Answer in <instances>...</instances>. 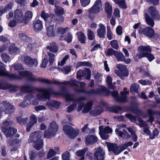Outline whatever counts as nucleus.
Listing matches in <instances>:
<instances>
[{
	"label": "nucleus",
	"instance_id": "cd10ccee",
	"mask_svg": "<svg viewBox=\"0 0 160 160\" xmlns=\"http://www.w3.org/2000/svg\"><path fill=\"white\" fill-rule=\"evenodd\" d=\"M105 9L106 12L107 13L108 18H111L112 13V7L111 5L108 2L105 4Z\"/></svg>",
	"mask_w": 160,
	"mask_h": 160
},
{
	"label": "nucleus",
	"instance_id": "dca6fc26",
	"mask_svg": "<svg viewBox=\"0 0 160 160\" xmlns=\"http://www.w3.org/2000/svg\"><path fill=\"white\" fill-rule=\"evenodd\" d=\"M122 91L121 92V96L120 97L118 96V93L117 91H114L112 93V96L114 98L115 100L118 102H124L127 100L125 94H123Z\"/></svg>",
	"mask_w": 160,
	"mask_h": 160
},
{
	"label": "nucleus",
	"instance_id": "a18cd8bd",
	"mask_svg": "<svg viewBox=\"0 0 160 160\" xmlns=\"http://www.w3.org/2000/svg\"><path fill=\"white\" fill-rule=\"evenodd\" d=\"M32 12L30 11H28L26 12L25 14V24H27L30 18H32Z\"/></svg>",
	"mask_w": 160,
	"mask_h": 160
},
{
	"label": "nucleus",
	"instance_id": "f257e3e1",
	"mask_svg": "<svg viewBox=\"0 0 160 160\" xmlns=\"http://www.w3.org/2000/svg\"><path fill=\"white\" fill-rule=\"evenodd\" d=\"M138 50L139 52L137 54L136 56L138 58L140 59L142 58L146 57L150 62L154 59L155 58L153 55L150 53L152 49L149 46H141L138 48Z\"/></svg>",
	"mask_w": 160,
	"mask_h": 160
},
{
	"label": "nucleus",
	"instance_id": "9d476101",
	"mask_svg": "<svg viewBox=\"0 0 160 160\" xmlns=\"http://www.w3.org/2000/svg\"><path fill=\"white\" fill-rule=\"evenodd\" d=\"M106 144L108 147V151L112 152L115 155H118L122 152L121 145L118 146L116 144L108 142H106Z\"/></svg>",
	"mask_w": 160,
	"mask_h": 160
},
{
	"label": "nucleus",
	"instance_id": "a878e982",
	"mask_svg": "<svg viewBox=\"0 0 160 160\" xmlns=\"http://www.w3.org/2000/svg\"><path fill=\"white\" fill-rule=\"evenodd\" d=\"M4 112L6 114H11L15 111L13 106L9 103H6L5 104Z\"/></svg>",
	"mask_w": 160,
	"mask_h": 160
},
{
	"label": "nucleus",
	"instance_id": "b1692460",
	"mask_svg": "<svg viewBox=\"0 0 160 160\" xmlns=\"http://www.w3.org/2000/svg\"><path fill=\"white\" fill-rule=\"evenodd\" d=\"M7 137L12 136L17 132V130L13 128L10 127L8 129L2 130Z\"/></svg>",
	"mask_w": 160,
	"mask_h": 160
},
{
	"label": "nucleus",
	"instance_id": "f8f14e48",
	"mask_svg": "<svg viewBox=\"0 0 160 160\" xmlns=\"http://www.w3.org/2000/svg\"><path fill=\"white\" fill-rule=\"evenodd\" d=\"M14 19L17 22L20 24L23 22L25 24V17L22 12L21 10L16 9L14 12Z\"/></svg>",
	"mask_w": 160,
	"mask_h": 160
},
{
	"label": "nucleus",
	"instance_id": "3c124183",
	"mask_svg": "<svg viewBox=\"0 0 160 160\" xmlns=\"http://www.w3.org/2000/svg\"><path fill=\"white\" fill-rule=\"evenodd\" d=\"M112 79L111 77L108 76L107 78V82L108 86L109 88L112 89H114L115 88V86L112 83Z\"/></svg>",
	"mask_w": 160,
	"mask_h": 160
},
{
	"label": "nucleus",
	"instance_id": "5fc2aeb1",
	"mask_svg": "<svg viewBox=\"0 0 160 160\" xmlns=\"http://www.w3.org/2000/svg\"><path fill=\"white\" fill-rule=\"evenodd\" d=\"M27 65L30 67H36L38 65V62L35 58H32L31 61H30Z\"/></svg>",
	"mask_w": 160,
	"mask_h": 160
},
{
	"label": "nucleus",
	"instance_id": "13d9d810",
	"mask_svg": "<svg viewBox=\"0 0 160 160\" xmlns=\"http://www.w3.org/2000/svg\"><path fill=\"white\" fill-rule=\"evenodd\" d=\"M92 74L94 76L95 79L97 80L99 82L101 81L102 80V76L100 73L95 71Z\"/></svg>",
	"mask_w": 160,
	"mask_h": 160
},
{
	"label": "nucleus",
	"instance_id": "6ab92c4d",
	"mask_svg": "<svg viewBox=\"0 0 160 160\" xmlns=\"http://www.w3.org/2000/svg\"><path fill=\"white\" fill-rule=\"evenodd\" d=\"M143 129L144 133L146 134L148 136H149L150 138L151 139H153L155 136L158 135L159 133L158 130L156 128L153 131L152 134L151 133V132L148 127L144 128Z\"/></svg>",
	"mask_w": 160,
	"mask_h": 160
},
{
	"label": "nucleus",
	"instance_id": "09e8293b",
	"mask_svg": "<svg viewBox=\"0 0 160 160\" xmlns=\"http://www.w3.org/2000/svg\"><path fill=\"white\" fill-rule=\"evenodd\" d=\"M1 57L2 60L5 63L9 62L11 61V58L6 53H2Z\"/></svg>",
	"mask_w": 160,
	"mask_h": 160
},
{
	"label": "nucleus",
	"instance_id": "680f3d73",
	"mask_svg": "<svg viewBox=\"0 0 160 160\" xmlns=\"http://www.w3.org/2000/svg\"><path fill=\"white\" fill-rule=\"evenodd\" d=\"M56 154V152L52 148H51L49 150L47 153V158L48 159L50 158L55 155Z\"/></svg>",
	"mask_w": 160,
	"mask_h": 160
},
{
	"label": "nucleus",
	"instance_id": "0e129e2a",
	"mask_svg": "<svg viewBox=\"0 0 160 160\" xmlns=\"http://www.w3.org/2000/svg\"><path fill=\"white\" fill-rule=\"evenodd\" d=\"M72 39V36L70 33H68L64 38V40L68 43L71 42Z\"/></svg>",
	"mask_w": 160,
	"mask_h": 160
},
{
	"label": "nucleus",
	"instance_id": "c03bdc74",
	"mask_svg": "<svg viewBox=\"0 0 160 160\" xmlns=\"http://www.w3.org/2000/svg\"><path fill=\"white\" fill-rule=\"evenodd\" d=\"M87 36L88 39L90 40H94L95 37L94 33L91 30L88 29Z\"/></svg>",
	"mask_w": 160,
	"mask_h": 160
},
{
	"label": "nucleus",
	"instance_id": "6e6552de",
	"mask_svg": "<svg viewBox=\"0 0 160 160\" xmlns=\"http://www.w3.org/2000/svg\"><path fill=\"white\" fill-rule=\"evenodd\" d=\"M79 103L77 111L79 112L82 110V112L83 113L89 112L92 109L93 105V102L92 101H89L84 104L81 102Z\"/></svg>",
	"mask_w": 160,
	"mask_h": 160
},
{
	"label": "nucleus",
	"instance_id": "423d86ee",
	"mask_svg": "<svg viewBox=\"0 0 160 160\" xmlns=\"http://www.w3.org/2000/svg\"><path fill=\"white\" fill-rule=\"evenodd\" d=\"M63 130L68 137L71 139L74 138L79 134V130L78 129H74L72 127L68 125L63 127Z\"/></svg>",
	"mask_w": 160,
	"mask_h": 160
},
{
	"label": "nucleus",
	"instance_id": "338daca9",
	"mask_svg": "<svg viewBox=\"0 0 160 160\" xmlns=\"http://www.w3.org/2000/svg\"><path fill=\"white\" fill-rule=\"evenodd\" d=\"M113 34L111 32L110 27L108 26L107 27V36L109 40L112 39Z\"/></svg>",
	"mask_w": 160,
	"mask_h": 160
},
{
	"label": "nucleus",
	"instance_id": "20e7f679",
	"mask_svg": "<svg viewBox=\"0 0 160 160\" xmlns=\"http://www.w3.org/2000/svg\"><path fill=\"white\" fill-rule=\"evenodd\" d=\"M58 130V126L56 122L53 121L49 124L48 128L44 132V137L47 138H51L56 135Z\"/></svg>",
	"mask_w": 160,
	"mask_h": 160
},
{
	"label": "nucleus",
	"instance_id": "bb28decb",
	"mask_svg": "<svg viewBox=\"0 0 160 160\" xmlns=\"http://www.w3.org/2000/svg\"><path fill=\"white\" fill-rule=\"evenodd\" d=\"M34 30L36 31H38L41 30L43 28L42 22L39 20H37L33 22Z\"/></svg>",
	"mask_w": 160,
	"mask_h": 160
},
{
	"label": "nucleus",
	"instance_id": "72a5a7b5",
	"mask_svg": "<svg viewBox=\"0 0 160 160\" xmlns=\"http://www.w3.org/2000/svg\"><path fill=\"white\" fill-rule=\"evenodd\" d=\"M88 148H85L83 149L78 150L76 152V155L78 157H81L80 158V160H84V155L86 151H88Z\"/></svg>",
	"mask_w": 160,
	"mask_h": 160
},
{
	"label": "nucleus",
	"instance_id": "39448f33",
	"mask_svg": "<svg viewBox=\"0 0 160 160\" xmlns=\"http://www.w3.org/2000/svg\"><path fill=\"white\" fill-rule=\"evenodd\" d=\"M0 76H5L12 80H16L22 79V76L19 75H17L13 73H10L6 71L5 65L2 63L0 64Z\"/></svg>",
	"mask_w": 160,
	"mask_h": 160
},
{
	"label": "nucleus",
	"instance_id": "4468645a",
	"mask_svg": "<svg viewBox=\"0 0 160 160\" xmlns=\"http://www.w3.org/2000/svg\"><path fill=\"white\" fill-rule=\"evenodd\" d=\"M139 32L144 34L149 38H152L155 36L154 30L153 28L149 27H147L144 29L142 28H140Z\"/></svg>",
	"mask_w": 160,
	"mask_h": 160
},
{
	"label": "nucleus",
	"instance_id": "9b49d317",
	"mask_svg": "<svg viewBox=\"0 0 160 160\" xmlns=\"http://www.w3.org/2000/svg\"><path fill=\"white\" fill-rule=\"evenodd\" d=\"M75 91L78 92H83L88 94H95L99 93L106 92L107 91V88L104 87H101L96 90L92 89L89 91H86L84 89H82L81 90L77 89H75Z\"/></svg>",
	"mask_w": 160,
	"mask_h": 160
},
{
	"label": "nucleus",
	"instance_id": "a211bd4d",
	"mask_svg": "<svg viewBox=\"0 0 160 160\" xmlns=\"http://www.w3.org/2000/svg\"><path fill=\"white\" fill-rule=\"evenodd\" d=\"M105 152L101 148H97L94 153L95 160H103L104 158Z\"/></svg>",
	"mask_w": 160,
	"mask_h": 160
},
{
	"label": "nucleus",
	"instance_id": "f704fd0d",
	"mask_svg": "<svg viewBox=\"0 0 160 160\" xmlns=\"http://www.w3.org/2000/svg\"><path fill=\"white\" fill-rule=\"evenodd\" d=\"M33 90V87L31 85H24L22 86L21 88V90L25 93L31 92Z\"/></svg>",
	"mask_w": 160,
	"mask_h": 160
},
{
	"label": "nucleus",
	"instance_id": "79ce46f5",
	"mask_svg": "<svg viewBox=\"0 0 160 160\" xmlns=\"http://www.w3.org/2000/svg\"><path fill=\"white\" fill-rule=\"evenodd\" d=\"M115 56L117 58L118 61L122 62L125 59V57L122 52H119L117 51L115 54Z\"/></svg>",
	"mask_w": 160,
	"mask_h": 160
},
{
	"label": "nucleus",
	"instance_id": "69168bd1",
	"mask_svg": "<svg viewBox=\"0 0 160 160\" xmlns=\"http://www.w3.org/2000/svg\"><path fill=\"white\" fill-rule=\"evenodd\" d=\"M31 102L29 101L25 100L24 99L23 102L19 105L22 108H25L29 106L31 104Z\"/></svg>",
	"mask_w": 160,
	"mask_h": 160
},
{
	"label": "nucleus",
	"instance_id": "603ef678",
	"mask_svg": "<svg viewBox=\"0 0 160 160\" xmlns=\"http://www.w3.org/2000/svg\"><path fill=\"white\" fill-rule=\"evenodd\" d=\"M32 58L28 56H26L24 57H22L21 58V61L23 63L26 64V65L28 64H29L30 61H31Z\"/></svg>",
	"mask_w": 160,
	"mask_h": 160
},
{
	"label": "nucleus",
	"instance_id": "ddd939ff",
	"mask_svg": "<svg viewBox=\"0 0 160 160\" xmlns=\"http://www.w3.org/2000/svg\"><path fill=\"white\" fill-rule=\"evenodd\" d=\"M19 74L22 76L27 77L28 80L32 82H38V78H37L31 72L27 71L19 72Z\"/></svg>",
	"mask_w": 160,
	"mask_h": 160
},
{
	"label": "nucleus",
	"instance_id": "473e14b6",
	"mask_svg": "<svg viewBox=\"0 0 160 160\" xmlns=\"http://www.w3.org/2000/svg\"><path fill=\"white\" fill-rule=\"evenodd\" d=\"M55 27L54 25H50L47 28V35L49 37H52L55 35Z\"/></svg>",
	"mask_w": 160,
	"mask_h": 160
},
{
	"label": "nucleus",
	"instance_id": "f3484780",
	"mask_svg": "<svg viewBox=\"0 0 160 160\" xmlns=\"http://www.w3.org/2000/svg\"><path fill=\"white\" fill-rule=\"evenodd\" d=\"M148 12L153 19L158 20L160 18V15L156 8L153 6L150 7Z\"/></svg>",
	"mask_w": 160,
	"mask_h": 160
},
{
	"label": "nucleus",
	"instance_id": "58836bf2",
	"mask_svg": "<svg viewBox=\"0 0 160 160\" xmlns=\"http://www.w3.org/2000/svg\"><path fill=\"white\" fill-rule=\"evenodd\" d=\"M60 104V102L55 101H52L47 103V106L50 107H53L57 109L59 108Z\"/></svg>",
	"mask_w": 160,
	"mask_h": 160
},
{
	"label": "nucleus",
	"instance_id": "5701e85b",
	"mask_svg": "<svg viewBox=\"0 0 160 160\" xmlns=\"http://www.w3.org/2000/svg\"><path fill=\"white\" fill-rule=\"evenodd\" d=\"M37 118L35 115H32L31 116L30 121L27 125L26 130L28 132L30 131L31 128L37 122Z\"/></svg>",
	"mask_w": 160,
	"mask_h": 160
},
{
	"label": "nucleus",
	"instance_id": "e2e57ef3",
	"mask_svg": "<svg viewBox=\"0 0 160 160\" xmlns=\"http://www.w3.org/2000/svg\"><path fill=\"white\" fill-rule=\"evenodd\" d=\"M148 113L150 116V120L149 121L152 122L153 120V118L152 116V115L156 114L158 113V112L154 111H153L151 109H148Z\"/></svg>",
	"mask_w": 160,
	"mask_h": 160
},
{
	"label": "nucleus",
	"instance_id": "ea45409f",
	"mask_svg": "<svg viewBox=\"0 0 160 160\" xmlns=\"http://www.w3.org/2000/svg\"><path fill=\"white\" fill-rule=\"evenodd\" d=\"M19 49L15 47L14 44H12L9 48V54H17L19 52Z\"/></svg>",
	"mask_w": 160,
	"mask_h": 160
},
{
	"label": "nucleus",
	"instance_id": "e433bc0d",
	"mask_svg": "<svg viewBox=\"0 0 160 160\" xmlns=\"http://www.w3.org/2000/svg\"><path fill=\"white\" fill-rule=\"evenodd\" d=\"M99 132H101L102 131V132L105 133L106 134H108L110 133H112V129L110 128L109 126H107L104 128H103V126H101L99 127Z\"/></svg>",
	"mask_w": 160,
	"mask_h": 160
},
{
	"label": "nucleus",
	"instance_id": "c9c22d12",
	"mask_svg": "<svg viewBox=\"0 0 160 160\" xmlns=\"http://www.w3.org/2000/svg\"><path fill=\"white\" fill-rule=\"evenodd\" d=\"M77 34L79 41L82 43H85L86 37L84 34L81 32H78Z\"/></svg>",
	"mask_w": 160,
	"mask_h": 160
},
{
	"label": "nucleus",
	"instance_id": "c85d7f7f",
	"mask_svg": "<svg viewBox=\"0 0 160 160\" xmlns=\"http://www.w3.org/2000/svg\"><path fill=\"white\" fill-rule=\"evenodd\" d=\"M13 124L14 122L12 120H5L2 122V130L8 129V128L11 127Z\"/></svg>",
	"mask_w": 160,
	"mask_h": 160
},
{
	"label": "nucleus",
	"instance_id": "052dcab7",
	"mask_svg": "<svg viewBox=\"0 0 160 160\" xmlns=\"http://www.w3.org/2000/svg\"><path fill=\"white\" fill-rule=\"evenodd\" d=\"M110 45L111 47L116 50L118 48L119 45L117 40H113L110 42Z\"/></svg>",
	"mask_w": 160,
	"mask_h": 160
},
{
	"label": "nucleus",
	"instance_id": "2f4dec72",
	"mask_svg": "<svg viewBox=\"0 0 160 160\" xmlns=\"http://www.w3.org/2000/svg\"><path fill=\"white\" fill-rule=\"evenodd\" d=\"M38 82L47 84H59L61 83L59 81H55L54 82L51 81L49 79L44 78H38Z\"/></svg>",
	"mask_w": 160,
	"mask_h": 160
},
{
	"label": "nucleus",
	"instance_id": "de8ad7c7",
	"mask_svg": "<svg viewBox=\"0 0 160 160\" xmlns=\"http://www.w3.org/2000/svg\"><path fill=\"white\" fill-rule=\"evenodd\" d=\"M139 88V85L135 83H134L131 85L130 88V91L132 92H138V90Z\"/></svg>",
	"mask_w": 160,
	"mask_h": 160
},
{
	"label": "nucleus",
	"instance_id": "4d7b16f0",
	"mask_svg": "<svg viewBox=\"0 0 160 160\" xmlns=\"http://www.w3.org/2000/svg\"><path fill=\"white\" fill-rule=\"evenodd\" d=\"M17 122L20 123V124L22 125L26 123L28 120L27 118H22L21 117H18L16 118Z\"/></svg>",
	"mask_w": 160,
	"mask_h": 160
},
{
	"label": "nucleus",
	"instance_id": "7c9ffc66",
	"mask_svg": "<svg viewBox=\"0 0 160 160\" xmlns=\"http://www.w3.org/2000/svg\"><path fill=\"white\" fill-rule=\"evenodd\" d=\"M144 18L147 23L151 27H153L154 25L153 19L147 13L144 14Z\"/></svg>",
	"mask_w": 160,
	"mask_h": 160
},
{
	"label": "nucleus",
	"instance_id": "393cba45",
	"mask_svg": "<svg viewBox=\"0 0 160 160\" xmlns=\"http://www.w3.org/2000/svg\"><path fill=\"white\" fill-rule=\"evenodd\" d=\"M46 48L50 52L54 53H57L58 51V48L56 43L53 42L50 43L49 45L46 47Z\"/></svg>",
	"mask_w": 160,
	"mask_h": 160
},
{
	"label": "nucleus",
	"instance_id": "7ed1b4c3",
	"mask_svg": "<svg viewBox=\"0 0 160 160\" xmlns=\"http://www.w3.org/2000/svg\"><path fill=\"white\" fill-rule=\"evenodd\" d=\"M42 133L41 131H36L31 134L30 138L33 142V147L36 149L39 150L43 147V141L41 138Z\"/></svg>",
	"mask_w": 160,
	"mask_h": 160
},
{
	"label": "nucleus",
	"instance_id": "c756f323",
	"mask_svg": "<svg viewBox=\"0 0 160 160\" xmlns=\"http://www.w3.org/2000/svg\"><path fill=\"white\" fill-rule=\"evenodd\" d=\"M103 112V110L101 107L97 106L90 112V114L92 116H96L100 114Z\"/></svg>",
	"mask_w": 160,
	"mask_h": 160
},
{
	"label": "nucleus",
	"instance_id": "774afa93",
	"mask_svg": "<svg viewBox=\"0 0 160 160\" xmlns=\"http://www.w3.org/2000/svg\"><path fill=\"white\" fill-rule=\"evenodd\" d=\"M70 153L67 151L64 152L62 155L63 160H69Z\"/></svg>",
	"mask_w": 160,
	"mask_h": 160
},
{
	"label": "nucleus",
	"instance_id": "0eeeda50",
	"mask_svg": "<svg viewBox=\"0 0 160 160\" xmlns=\"http://www.w3.org/2000/svg\"><path fill=\"white\" fill-rule=\"evenodd\" d=\"M120 72L118 70H115V73L121 79H124V77H127L129 75L128 70L126 66L121 64H118L117 66Z\"/></svg>",
	"mask_w": 160,
	"mask_h": 160
},
{
	"label": "nucleus",
	"instance_id": "bf43d9fd",
	"mask_svg": "<svg viewBox=\"0 0 160 160\" xmlns=\"http://www.w3.org/2000/svg\"><path fill=\"white\" fill-rule=\"evenodd\" d=\"M137 120L139 122V126L140 128H145L148 126V124L146 122L143 121L140 118H138Z\"/></svg>",
	"mask_w": 160,
	"mask_h": 160
},
{
	"label": "nucleus",
	"instance_id": "1a4fd4ad",
	"mask_svg": "<svg viewBox=\"0 0 160 160\" xmlns=\"http://www.w3.org/2000/svg\"><path fill=\"white\" fill-rule=\"evenodd\" d=\"M102 10V4L99 1H96L93 5L88 10L90 14H96Z\"/></svg>",
	"mask_w": 160,
	"mask_h": 160
},
{
	"label": "nucleus",
	"instance_id": "a19ab883",
	"mask_svg": "<svg viewBox=\"0 0 160 160\" xmlns=\"http://www.w3.org/2000/svg\"><path fill=\"white\" fill-rule=\"evenodd\" d=\"M19 38L25 42H29L31 41V38L28 37L24 33H20L18 34Z\"/></svg>",
	"mask_w": 160,
	"mask_h": 160
},
{
	"label": "nucleus",
	"instance_id": "6e6d98bb",
	"mask_svg": "<svg viewBox=\"0 0 160 160\" xmlns=\"http://www.w3.org/2000/svg\"><path fill=\"white\" fill-rule=\"evenodd\" d=\"M81 66H88L89 67H91V64L87 62H78L76 65V68H77Z\"/></svg>",
	"mask_w": 160,
	"mask_h": 160
},
{
	"label": "nucleus",
	"instance_id": "37998d69",
	"mask_svg": "<svg viewBox=\"0 0 160 160\" xmlns=\"http://www.w3.org/2000/svg\"><path fill=\"white\" fill-rule=\"evenodd\" d=\"M88 124L85 125L82 129V132L87 133H94L95 132L94 128H92L90 129L88 128Z\"/></svg>",
	"mask_w": 160,
	"mask_h": 160
},
{
	"label": "nucleus",
	"instance_id": "2eb2a0df",
	"mask_svg": "<svg viewBox=\"0 0 160 160\" xmlns=\"http://www.w3.org/2000/svg\"><path fill=\"white\" fill-rule=\"evenodd\" d=\"M86 99V98L85 96H82L79 97L77 99L74 100L73 104L70 105L68 108L67 112H70L76 108L77 103H79L83 101Z\"/></svg>",
	"mask_w": 160,
	"mask_h": 160
},
{
	"label": "nucleus",
	"instance_id": "f03ea898",
	"mask_svg": "<svg viewBox=\"0 0 160 160\" xmlns=\"http://www.w3.org/2000/svg\"><path fill=\"white\" fill-rule=\"evenodd\" d=\"M38 90L39 92L42 93L37 94L36 96L38 99L40 101H43L45 100L46 99L49 100L50 96L51 95L59 94L52 88L46 89L40 88H38Z\"/></svg>",
	"mask_w": 160,
	"mask_h": 160
},
{
	"label": "nucleus",
	"instance_id": "4be33fe9",
	"mask_svg": "<svg viewBox=\"0 0 160 160\" xmlns=\"http://www.w3.org/2000/svg\"><path fill=\"white\" fill-rule=\"evenodd\" d=\"M98 140V138L93 135H88L86 138L85 143L87 145L93 144Z\"/></svg>",
	"mask_w": 160,
	"mask_h": 160
},
{
	"label": "nucleus",
	"instance_id": "412c9836",
	"mask_svg": "<svg viewBox=\"0 0 160 160\" xmlns=\"http://www.w3.org/2000/svg\"><path fill=\"white\" fill-rule=\"evenodd\" d=\"M99 27L97 30V35L100 38H104L106 33L105 27L102 23H100Z\"/></svg>",
	"mask_w": 160,
	"mask_h": 160
},
{
	"label": "nucleus",
	"instance_id": "49530a36",
	"mask_svg": "<svg viewBox=\"0 0 160 160\" xmlns=\"http://www.w3.org/2000/svg\"><path fill=\"white\" fill-rule=\"evenodd\" d=\"M79 82L76 81L75 79H72L70 81L66 82L64 81L62 83L63 84H69L71 86L75 87L76 86H78Z\"/></svg>",
	"mask_w": 160,
	"mask_h": 160
},
{
	"label": "nucleus",
	"instance_id": "aec40b11",
	"mask_svg": "<svg viewBox=\"0 0 160 160\" xmlns=\"http://www.w3.org/2000/svg\"><path fill=\"white\" fill-rule=\"evenodd\" d=\"M41 16L46 23H50L52 21L54 17V15L46 13L44 11H43L42 12Z\"/></svg>",
	"mask_w": 160,
	"mask_h": 160
},
{
	"label": "nucleus",
	"instance_id": "8fccbe9b",
	"mask_svg": "<svg viewBox=\"0 0 160 160\" xmlns=\"http://www.w3.org/2000/svg\"><path fill=\"white\" fill-rule=\"evenodd\" d=\"M14 68V70H22L24 69L22 65L20 64H12L10 68L11 70H13V68Z\"/></svg>",
	"mask_w": 160,
	"mask_h": 160
},
{
	"label": "nucleus",
	"instance_id": "4c0bfd02",
	"mask_svg": "<svg viewBox=\"0 0 160 160\" xmlns=\"http://www.w3.org/2000/svg\"><path fill=\"white\" fill-rule=\"evenodd\" d=\"M114 2L118 4L119 7L123 9L127 8L125 0H113Z\"/></svg>",
	"mask_w": 160,
	"mask_h": 160
},
{
	"label": "nucleus",
	"instance_id": "864d4df0",
	"mask_svg": "<svg viewBox=\"0 0 160 160\" xmlns=\"http://www.w3.org/2000/svg\"><path fill=\"white\" fill-rule=\"evenodd\" d=\"M48 56L49 57L48 59L50 64L52 65L54 62L55 55L52 53L48 52H47Z\"/></svg>",
	"mask_w": 160,
	"mask_h": 160
}]
</instances>
